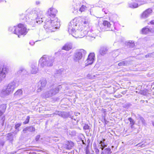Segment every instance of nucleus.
<instances>
[{
    "label": "nucleus",
    "mask_w": 154,
    "mask_h": 154,
    "mask_svg": "<svg viewBox=\"0 0 154 154\" xmlns=\"http://www.w3.org/2000/svg\"><path fill=\"white\" fill-rule=\"evenodd\" d=\"M47 21L45 24L44 25V28L46 29H49L51 32L54 31V29L53 28L52 26L53 22L52 20L50 19L49 20Z\"/></svg>",
    "instance_id": "1a4fd4ad"
},
{
    "label": "nucleus",
    "mask_w": 154,
    "mask_h": 154,
    "mask_svg": "<svg viewBox=\"0 0 154 154\" xmlns=\"http://www.w3.org/2000/svg\"><path fill=\"white\" fill-rule=\"evenodd\" d=\"M94 53H90L88 55L87 60L85 61V66H87L91 64L94 60Z\"/></svg>",
    "instance_id": "6e6552de"
},
{
    "label": "nucleus",
    "mask_w": 154,
    "mask_h": 154,
    "mask_svg": "<svg viewBox=\"0 0 154 154\" xmlns=\"http://www.w3.org/2000/svg\"><path fill=\"white\" fill-rule=\"evenodd\" d=\"M22 94V91L21 89L18 90L14 94L15 96L17 97L21 95Z\"/></svg>",
    "instance_id": "c85d7f7f"
},
{
    "label": "nucleus",
    "mask_w": 154,
    "mask_h": 154,
    "mask_svg": "<svg viewBox=\"0 0 154 154\" xmlns=\"http://www.w3.org/2000/svg\"><path fill=\"white\" fill-rule=\"evenodd\" d=\"M108 49L106 47H103L101 48L100 50V53L102 55H103L106 54Z\"/></svg>",
    "instance_id": "4be33fe9"
},
{
    "label": "nucleus",
    "mask_w": 154,
    "mask_h": 154,
    "mask_svg": "<svg viewBox=\"0 0 154 154\" xmlns=\"http://www.w3.org/2000/svg\"><path fill=\"white\" fill-rule=\"evenodd\" d=\"M22 124L21 123H17L15 125L14 128L16 129L15 131L14 132V133L15 134H16L17 132L19 131L18 128H19Z\"/></svg>",
    "instance_id": "a878e982"
},
{
    "label": "nucleus",
    "mask_w": 154,
    "mask_h": 154,
    "mask_svg": "<svg viewBox=\"0 0 154 154\" xmlns=\"http://www.w3.org/2000/svg\"><path fill=\"white\" fill-rule=\"evenodd\" d=\"M154 53H153L152 54H148V55H147L146 56V57H147V56L148 57L149 56H151L152 55V54H153Z\"/></svg>",
    "instance_id": "de8ad7c7"
},
{
    "label": "nucleus",
    "mask_w": 154,
    "mask_h": 154,
    "mask_svg": "<svg viewBox=\"0 0 154 154\" xmlns=\"http://www.w3.org/2000/svg\"><path fill=\"white\" fill-rule=\"evenodd\" d=\"M111 25V24L109 22L106 20H104L103 21V25L101 26V29H100L101 31L111 30L110 29Z\"/></svg>",
    "instance_id": "0eeeda50"
},
{
    "label": "nucleus",
    "mask_w": 154,
    "mask_h": 154,
    "mask_svg": "<svg viewBox=\"0 0 154 154\" xmlns=\"http://www.w3.org/2000/svg\"><path fill=\"white\" fill-rule=\"evenodd\" d=\"M54 58L51 56L45 55L39 60V64L42 67L51 66L53 65Z\"/></svg>",
    "instance_id": "f03ea898"
},
{
    "label": "nucleus",
    "mask_w": 154,
    "mask_h": 154,
    "mask_svg": "<svg viewBox=\"0 0 154 154\" xmlns=\"http://www.w3.org/2000/svg\"><path fill=\"white\" fill-rule=\"evenodd\" d=\"M40 137V136L39 135H37V136H36L35 137V140L36 141H38L39 140Z\"/></svg>",
    "instance_id": "79ce46f5"
},
{
    "label": "nucleus",
    "mask_w": 154,
    "mask_h": 154,
    "mask_svg": "<svg viewBox=\"0 0 154 154\" xmlns=\"http://www.w3.org/2000/svg\"><path fill=\"white\" fill-rule=\"evenodd\" d=\"M89 128V126L88 125H85L84 127V129L85 130H88Z\"/></svg>",
    "instance_id": "a19ab883"
},
{
    "label": "nucleus",
    "mask_w": 154,
    "mask_h": 154,
    "mask_svg": "<svg viewBox=\"0 0 154 154\" xmlns=\"http://www.w3.org/2000/svg\"><path fill=\"white\" fill-rule=\"evenodd\" d=\"M152 125L154 126V122H152Z\"/></svg>",
    "instance_id": "3c124183"
},
{
    "label": "nucleus",
    "mask_w": 154,
    "mask_h": 154,
    "mask_svg": "<svg viewBox=\"0 0 154 154\" xmlns=\"http://www.w3.org/2000/svg\"><path fill=\"white\" fill-rule=\"evenodd\" d=\"M46 84V80L44 79H42L40 81V84L38 86V91L40 92L45 87Z\"/></svg>",
    "instance_id": "9b49d317"
},
{
    "label": "nucleus",
    "mask_w": 154,
    "mask_h": 154,
    "mask_svg": "<svg viewBox=\"0 0 154 154\" xmlns=\"http://www.w3.org/2000/svg\"><path fill=\"white\" fill-rule=\"evenodd\" d=\"M72 46L71 44H66L63 46L62 49L68 51L72 48Z\"/></svg>",
    "instance_id": "5701e85b"
},
{
    "label": "nucleus",
    "mask_w": 154,
    "mask_h": 154,
    "mask_svg": "<svg viewBox=\"0 0 154 154\" xmlns=\"http://www.w3.org/2000/svg\"><path fill=\"white\" fill-rule=\"evenodd\" d=\"M9 29L14 33L18 35L19 38L20 37V34L21 35L26 34V32L25 26L24 25L21 24H18L17 27L14 26L13 27H10Z\"/></svg>",
    "instance_id": "7ed1b4c3"
},
{
    "label": "nucleus",
    "mask_w": 154,
    "mask_h": 154,
    "mask_svg": "<svg viewBox=\"0 0 154 154\" xmlns=\"http://www.w3.org/2000/svg\"><path fill=\"white\" fill-rule=\"evenodd\" d=\"M4 145V143L2 141H0V148L2 147Z\"/></svg>",
    "instance_id": "c03bdc74"
},
{
    "label": "nucleus",
    "mask_w": 154,
    "mask_h": 154,
    "mask_svg": "<svg viewBox=\"0 0 154 154\" xmlns=\"http://www.w3.org/2000/svg\"><path fill=\"white\" fill-rule=\"evenodd\" d=\"M127 62L126 61H123L119 63L118 65L119 66H123L127 65Z\"/></svg>",
    "instance_id": "7c9ffc66"
},
{
    "label": "nucleus",
    "mask_w": 154,
    "mask_h": 154,
    "mask_svg": "<svg viewBox=\"0 0 154 154\" xmlns=\"http://www.w3.org/2000/svg\"><path fill=\"white\" fill-rule=\"evenodd\" d=\"M25 72H26V70L25 69H22L20 70H19L18 72L20 73H24Z\"/></svg>",
    "instance_id": "58836bf2"
},
{
    "label": "nucleus",
    "mask_w": 154,
    "mask_h": 154,
    "mask_svg": "<svg viewBox=\"0 0 154 154\" xmlns=\"http://www.w3.org/2000/svg\"><path fill=\"white\" fill-rule=\"evenodd\" d=\"M86 51L83 49H80L76 51L74 53L73 60L75 62H79L81 60L83 56H84L86 54Z\"/></svg>",
    "instance_id": "20e7f679"
},
{
    "label": "nucleus",
    "mask_w": 154,
    "mask_h": 154,
    "mask_svg": "<svg viewBox=\"0 0 154 154\" xmlns=\"http://www.w3.org/2000/svg\"><path fill=\"white\" fill-rule=\"evenodd\" d=\"M68 143L69 144V145H70V146L71 147H72L73 146H74V143H73L72 142H68Z\"/></svg>",
    "instance_id": "37998d69"
},
{
    "label": "nucleus",
    "mask_w": 154,
    "mask_h": 154,
    "mask_svg": "<svg viewBox=\"0 0 154 154\" xmlns=\"http://www.w3.org/2000/svg\"><path fill=\"white\" fill-rule=\"evenodd\" d=\"M148 24H150L152 25H154V20H152L149 22V23H148Z\"/></svg>",
    "instance_id": "49530a36"
},
{
    "label": "nucleus",
    "mask_w": 154,
    "mask_h": 154,
    "mask_svg": "<svg viewBox=\"0 0 154 154\" xmlns=\"http://www.w3.org/2000/svg\"><path fill=\"white\" fill-rule=\"evenodd\" d=\"M86 8V7L84 5H82L81 6V8H80L79 11L81 12H84L85 11Z\"/></svg>",
    "instance_id": "72a5a7b5"
},
{
    "label": "nucleus",
    "mask_w": 154,
    "mask_h": 154,
    "mask_svg": "<svg viewBox=\"0 0 154 154\" xmlns=\"http://www.w3.org/2000/svg\"><path fill=\"white\" fill-rule=\"evenodd\" d=\"M18 85V83L16 82L13 81L9 83L8 86L6 87L11 94L13 93L15 88Z\"/></svg>",
    "instance_id": "39448f33"
},
{
    "label": "nucleus",
    "mask_w": 154,
    "mask_h": 154,
    "mask_svg": "<svg viewBox=\"0 0 154 154\" xmlns=\"http://www.w3.org/2000/svg\"><path fill=\"white\" fill-rule=\"evenodd\" d=\"M135 1L141 2V3L139 5L147 3L146 0H135Z\"/></svg>",
    "instance_id": "f704fd0d"
},
{
    "label": "nucleus",
    "mask_w": 154,
    "mask_h": 154,
    "mask_svg": "<svg viewBox=\"0 0 154 154\" xmlns=\"http://www.w3.org/2000/svg\"><path fill=\"white\" fill-rule=\"evenodd\" d=\"M95 152L97 154H98V153L99 152V150L98 149L95 148Z\"/></svg>",
    "instance_id": "a18cd8bd"
},
{
    "label": "nucleus",
    "mask_w": 154,
    "mask_h": 154,
    "mask_svg": "<svg viewBox=\"0 0 154 154\" xmlns=\"http://www.w3.org/2000/svg\"><path fill=\"white\" fill-rule=\"evenodd\" d=\"M152 12V10L151 8H148L142 13L141 15V18L143 19H146L150 15Z\"/></svg>",
    "instance_id": "9d476101"
},
{
    "label": "nucleus",
    "mask_w": 154,
    "mask_h": 154,
    "mask_svg": "<svg viewBox=\"0 0 154 154\" xmlns=\"http://www.w3.org/2000/svg\"><path fill=\"white\" fill-rule=\"evenodd\" d=\"M109 148H107L105 149L102 152L101 154H111V152Z\"/></svg>",
    "instance_id": "bb28decb"
},
{
    "label": "nucleus",
    "mask_w": 154,
    "mask_h": 154,
    "mask_svg": "<svg viewBox=\"0 0 154 154\" xmlns=\"http://www.w3.org/2000/svg\"><path fill=\"white\" fill-rule=\"evenodd\" d=\"M86 154H91L89 152L88 150H86Z\"/></svg>",
    "instance_id": "09e8293b"
},
{
    "label": "nucleus",
    "mask_w": 154,
    "mask_h": 154,
    "mask_svg": "<svg viewBox=\"0 0 154 154\" xmlns=\"http://www.w3.org/2000/svg\"><path fill=\"white\" fill-rule=\"evenodd\" d=\"M105 140L103 139V140H100L98 146L102 150H103L104 148L107 146V145L105 144L104 143V141Z\"/></svg>",
    "instance_id": "412c9836"
},
{
    "label": "nucleus",
    "mask_w": 154,
    "mask_h": 154,
    "mask_svg": "<svg viewBox=\"0 0 154 154\" xmlns=\"http://www.w3.org/2000/svg\"><path fill=\"white\" fill-rule=\"evenodd\" d=\"M128 120L130 121V124L131 125V128H133V126L135 122L134 120L131 118H129L128 119Z\"/></svg>",
    "instance_id": "c756f323"
},
{
    "label": "nucleus",
    "mask_w": 154,
    "mask_h": 154,
    "mask_svg": "<svg viewBox=\"0 0 154 154\" xmlns=\"http://www.w3.org/2000/svg\"><path fill=\"white\" fill-rule=\"evenodd\" d=\"M7 139L10 140H11L13 139V134L11 133H8L7 134Z\"/></svg>",
    "instance_id": "2f4dec72"
},
{
    "label": "nucleus",
    "mask_w": 154,
    "mask_h": 154,
    "mask_svg": "<svg viewBox=\"0 0 154 154\" xmlns=\"http://www.w3.org/2000/svg\"><path fill=\"white\" fill-rule=\"evenodd\" d=\"M52 27L54 29V31L56 29H58L60 27V22L57 18H55L54 20H52Z\"/></svg>",
    "instance_id": "f8f14e48"
},
{
    "label": "nucleus",
    "mask_w": 154,
    "mask_h": 154,
    "mask_svg": "<svg viewBox=\"0 0 154 154\" xmlns=\"http://www.w3.org/2000/svg\"><path fill=\"white\" fill-rule=\"evenodd\" d=\"M35 130V128L32 126L27 127L24 128L23 130V132L25 133L26 132V131H28L30 132L34 131Z\"/></svg>",
    "instance_id": "6ab92c4d"
},
{
    "label": "nucleus",
    "mask_w": 154,
    "mask_h": 154,
    "mask_svg": "<svg viewBox=\"0 0 154 154\" xmlns=\"http://www.w3.org/2000/svg\"><path fill=\"white\" fill-rule=\"evenodd\" d=\"M74 120H76V119H74Z\"/></svg>",
    "instance_id": "603ef678"
},
{
    "label": "nucleus",
    "mask_w": 154,
    "mask_h": 154,
    "mask_svg": "<svg viewBox=\"0 0 154 154\" xmlns=\"http://www.w3.org/2000/svg\"><path fill=\"white\" fill-rule=\"evenodd\" d=\"M29 119H30V117L29 116H27L26 120L23 123V124H28L29 122Z\"/></svg>",
    "instance_id": "c9c22d12"
},
{
    "label": "nucleus",
    "mask_w": 154,
    "mask_h": 154,
    "mask_svg": "<svg viewBox=\"0 0 154 154\" xmlns=\"http://www.w3.org/2000/svg\"><path fill=\"white\" fill-rule=\"evenodd\" d=\"M30 71L31 73L32 74H35L38 72V69L36 64L31 65Z\"/></svg>",
    "instance_id": "dca6fc26"
},
{
    "label": "nucleus",
    "mask_w": 154,
    "mask_h": 154,
    "mask_svg": "<svg viewBox=\"0 0 154 154\" xmlns=\"http://www.w3.org/2000/svg\"><path fill=\"white\" fill-rule=\"evenodd\" d=\"M136 146H138V147L140 146L142 147H145V145L143 144H141V143H139L137 144Z\"/></svg>",
    "instance_id": "e433bc0d"
},
{
    "label": "nucleus",
    "mask_w": 154,
    "mask_h": 154,
    "mask_svg": "<svg viewBox=\"0 0 154 154\" xmlns=\"http://www.w3.org/2000/svg\"><path fill=\"white\" fill-rule=\"evenodd\" d=\"M81 23L82 25L85 26H88L89 23V20L88 18L87 17H84L81 19Z\"/></svg>",
    "instance_id": "a211bd4d"
},
{
    "label": "nucleus",
    "mask_w": 154,
    "mask_h": 154,
    "mask_svg": "<svg viewBox=\"0 0 154 154\" xmlns=\"http://www.w3.org/2000/svg\"><path fill=\"white\" fill-rule=\"evenodd\" d=\"M39 3V2H36V4L38 5Z\"/></svg>",
    "instance_id": "8fccbe9b"
},
{
    "label": "nucleus",
    "mask_w": 154,
    "mask_h": 154,
    "mask_svg": "<svg viewBox=\"0 0 154 154\" xmlns=\"http://www.w3.org/2000/svg\"><path fill=\"white\" fill-rule=\"evenodd\" d=\"M129 7L131 8H136L138 7V4L136 3H133L129 4Z\"/></svg>",
    "instance_id": "cd10ccee"
},
{
    "label": "nucleus",
    "mask_w": 154,
    "mask_h": 154,
    "mask_svg": "<svg viewBox=\"0 0 154 154\" xmlns=\"http://www.w3.org/2000/svg\"><path fill=\"white\" fill-rule=\"evenodd\" d=\"M6 106L4 104L0 105V116H2L5 112Z\"/></svg>",
    "instance_id": "b1692460"
},
{
    "label": "nucleus",
    "mask_w": 154,
    "mask_h": 154,
    "mask_svg": "<svg viewBox=\"0 0 154 154\" xmlns=\"http://www.w3.org/2000/svg\"><path fill=\"white\" fill-rule=\"evenodd\" d=\"M57 12L56 9L53 8H50L47 12V14L51 17H54Z\"/></svg>",
    "instance_id": "ddd939ff"
},
{
    "label": "nucleus",
    "mask_w": 154,
    "mask_h": 154,
    "mask_svg": "<svg viewBox=\"0 0 154 154\" xmlns=\"http://www.w3.org/2000/svg\"><path fill=\"white\" fill-rule=\"evenodd\" d=\"M127 45L131 48H133L134 46V44L133 41H131L127 43Z\"/></svg>",
    "instance_id": "473e14b6"
},
{
    "label": "nucleus",
    "mask_w": 154,
    "mask_h": 154,
    "mask_svg": "<svg viewBox=\"0 0 154 154\" xmlns=\"http://www.w3.org/2000/svg\"><path fill=\"white\" fill-rule=\"evenodd\" d=\"M42 11H40L37 14L36 22L38 24L40 23V22H42L43 16L42 15Z\"/></svg>",
    "instance_id": "2eb2a0df"
},
{
    "label": "nucleus",
    "mask_w": 154,
    "mask_h": 154,
    "mask_svg": "<svg viewBox=\"0 0 154 154\" xmlns=\"http://www.w3.org/2000/svg\"><path fill=\"white\" fill-rule=\"evenodd\" d=\"M10 94L7 90L6 87H4L2 90L0 91V96L4 97L10 95Z\"/></svg>",
    "instance_id": "4468645a"
},
{
    "label": "nucleus",
    "mask_w": 154,
    "mask_h": 154,
    "mask_svg": "<svg viewBox=\"0 0 154 154\" xmlns=\"http://www.w3.org/2000/svg\"><path fill=\"white\" fill-rule=\"evenodd\" d=\"M131 106V104L130 103H127L125 105V107L126 108H128Z\"/></svg>",
    "instance_id": "ea45409f"
},
{
    "label": "nucleus",
    "mask_w": 154,
    "mask_h": 154,
    "mask_svg": "<svg viewBox=\"0 0 154 154\" xmlns=\"http://www.w3.org/2000/svg\"><path fill=\"white\" fill-rule=\"evenodd\" d=\"M6 72L5 68H0V81L2 80L5 77Z\"/></svg>",
    "instance_id": "f3484780"
},
{
    "label": "nucleus",
    "mask_w": 154,
    "mask_h": 154,
    "mask_svg": "<svg viewBox=\"0 0 154 154\" xmlns=\"http://www.w3.org/2000/svg\"><path fill=\"white\" fill-rule=\"evenodd\" d=\"M152 29H150L146 26L143 28L141 30V33L143 34H147L149 32H151Z\"/></svg>",
    "instance_id": "aec40b11"
},
{
    "label": "nucleus",
    "mask_w": 154,
    "mask_h": 154,
    "mask_svg": "<svg viewBox=\"0 0 154 154\" xmlns=\"http://www.w3.org/2000/svg\"><path fill=\"white\" fill-rule=\"evenodd\" d=\"M75 19L71 21L69 24L68 31L75 38H82L85 36L87 32L82 30H75L77 23L75 22Z\"/></svg>",
    "instance_id": "f257e3e1"
},
{
    "label": "nucleus",
    "mask_w": 154,
    "mask_h": 154,
    "mask_svg": "<svg viewBox=\"0 0 154 154\" xmlns=\"http://www.w3.org/2000/svg\"><path fill=\"white\" fill-rule=\"evenodd\" d=\"M140 120L143 124L144 125L145 124V123H146L143 117H140Z\"/></svg>",
    "instance_id": "4c0bfd02"
},
{
    "label": "nucleus",
    "mask_w": 154,
    "mask_h": 154,
    "mask_svg": "<svg viewBox=\"0 0 154 154\" xmlns=\"http://www.w3.org/2000/svg\"><path fill=\"white\" fill-rule=\"evenodd\" d=\"M61 88V86L59 85L56 88L50 90L49 91L45 93V97L48 98L55 95L58 92L59 89Z\"/></svg>",
    "instance_id": "423d86ee"
},
{
    "label": "nucleus",
    "mask_w": 154,
    "mask_h": 154,
    "mask_svg": "<svg viewBox=\"0 0 154 154\" xmlns=\"http://www.w3.org/2000/svg\"><path fill=\"white\" fill-rule=\"evenodd\" d=\"M90 32H88V38L90 39L91 40H94L95 38L96 35L93 33L91 34Z\"/></svg>",
    "instance_id": "393cba45"
}]
</instances>
